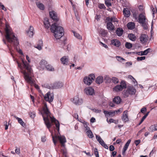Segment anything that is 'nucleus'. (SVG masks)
Segmentation results:
<instances>
[{"label": "nucleus", "instance_id": "obj_33", "mask_svg": "<svg viewBox=\"0 0 157 157\" xmlns=\"http://www.w3.org/2000/svg\"><path fill=\"white\" fill-rule=\"evenodd\" d=\"M87 136L90 138H92L94 137L93 133L90 130H88L86 132Z\"/></svg>", "mask_w": 157, "mask_h": 157}, {"label": "nucleus", "instance_id": "obj_55", "mask_svg": "<svg viewBox=\"0 0 157 157\" xmlns=\"http://www.w3.org/2000/svg\"><path fill=\"white\" fill-rule=\"evenodd\" d=\"M41 46H41L40 45L37 44L36 46H35V48L38 49L39 50H40L42 49Z\"/></svg>", "mask_w": 157, "mask_h": 157}, {"label": "nucleus", "instance_id": "obj_2", "mask_svg": "<svg viewBox=\"0 0 157 157\" xmlns=\"http://www.w3.org/2000/svg\"><path fill=\"white\" fill-rule=\"evenodd\" d=\"M41 113L44 123L49 131H50V128L52 126V123H54L56 125V130L59 132L60 126L59 122L58 120L56 119L49 111L46 103L44 104L43 112Z\"/></svg>", "mask_w": 157, "mask_h": 157}, {"label": "nucleus", "instance_id": "obj_25", "mask_svg": "<svg viewBox=\"0 0 157 157\" xmlns=\"http://www.w3.org/2000/svg\"><path fill=\"white\" fill-rule=\"evenodd\" d=\"M135 24L133 22H130L127 25V28L129 29H133L135 28Z\"/></svg>", "mask_w": 157, "mask_h": 157}, {"label": "nucleus", "instance_id": "obj_57", "mask_svg": "<svg viewBox=\"0 0 157 157\" xmlns=\"http://www.w3.org/2000/svg\"><path fill=\"white\" fill-rule=\"evenodd\" d=\"M101 16L100 15L97 14L95 16V19L97 20V21H98L99 20V19L100 18Z\"/></svg>", "mask_w": 157, "mask_h": 157}, {"label": "nucleus", "instance_id": "obj_19", "mask_svg": "<svg viewBox=\"0 0 157 157\" xmlns=\"http://www.w3.org/2000/svg\"><path fill=\"white\" fill-rule=\"evenodd\" d=\"M111 44L117 47H119L121 45L120 42L117 39H114L112 40Z\"/></svg>", "mask_w": 157, "mask_h": 157}, {"label": "nucleus", "instance_id": "obj_62", "mask_svg": "<svg viewBox=\"0 0 157 157\" xmlns=\"http://www.w3.org/2000/svg\"><path fill=\"white\" fill-rule=\"evenodd\" d=\"M132 65L131 62H127L126 63V65L127 66H129Z\"/></svg>", "mask_w": 157, "mask_h": 157}, {"label": "nucleus", "instance_id": "obj_17", "mask_svg": "<svg viewBox=\"0 0 157 157\" xmlns=\"http://www.w3.org/2000/svg\"><path fill=\"white\" fill-rule=\"evenodd\" d=\"M139 22L140 23L145 22L146 18L145 16L142 13L140 14L139 17Z\"/></svg>", "mask_w": 157, "mask_h": 157}, {"label": "nucleus", "instance_id": "obj_15", "mask_svg": "<svg viewBox=\"0 0 157 157\" xmlns=\"http://www.w3.org/2000/svg\"><path fill=\"white\" fill-rule=\"evenodd\" d=\"M131 141V140L129 139V140L125 144L123 150V151L122 152V155H124V154L125 152L127 149Z\"/></svg>", "mask_w": 157, "mask_h": 157}, {"label": "nucleus", "instance_id": "obj_32", "mask_svg": "<svg viewBox=\"0 0 157 157\" xmlns=\"http://www.w3.org/2000/svg\"><path fill=\"white\" fill-rule=\"evenodd\" d=\"M122 87L121 86L119 85H117L113 88V90L116 92H118L122 90Z\"/></svg>", "mask_w": 157, "mask_h": 157}, {"label": "nucleus", "instance_id": "obj_26", "mask_svg": "<svg viewBox=\"0 0 157 157\" xmlns=\"http://www.w3.org/2000/svg\"><path fill=\"white\" fill-rule=\"evenodd\" d=\"M128 90L130 93V95H133L135 94L136 92L135 89L132 86L128 87Z\"/></svg>", "mask_w": 157, "mask_h": 157}, {"label": "nucleus", "instance_id": "obj_59", "mask_svg": "<svg viewBox=\"0 0 157 157\" xmlns=\"http://www.w3.org/2000/svg\"><path fill=\"white\" fill-rule=\"evenodd\" d=\"M146 108L144 107L141 109L140 111L142 113H144V112L146 111Z\"/></svg>", "mask_w": 157, "mask_h": 157}, {"label": "nucleus", "instance_id": "obj_16", "mask_svg": "<svg viewBox=\"0 0 157 157\" xmlns=\"http://www.w3.org/2000/svg\"><path fill=\"white\" fill-rule=\"evenodd\" d=\"M50 17L54 21H58L57 17L55 13L53 11H51L49 13Z\"/></svg>", "mask_w": 157, "mask_h": 157}, {"label": "nucleus", "instance_id": "obj_20", "mask_svg": "<svg viewBox=\"0 0 157 157\" xmlns=\"http://www.w3.org/2000/svg\"><path fill=\"white\" fill-rule=\"evenodd\" d=\"M44 24L45 27L47 29H48L50 26V24L48 19L47 18H45L44 19Z\"/></svg>", "mask_w": 157, "mask_h": 157}, {"label": "nucleus", "instance_id": "obj_43", "mask_svg": "<svg viewBox=\"0 0 157 157\" xmlns=\"http://www.w3.org/2000/svg\"><path fill=\"white\" fill-rule=\"evenodd\" d=\"M112 81L114 83H117L119 81L118 78L115 77H113L112 79Z\"/></svg>", "mask_w": 157, "mask_h": 157}, {"label": "nucleus", "instance_id": "obj_8", "mask_svg": "<svg viewBox=\"0 0 157 157\" xmlns=\"http://www.w3.org/2000/svg\"><path fill=\"white\" fill-rule=\"evenodd\" d=\"M85 93L87 95H93L94 94V90L92 87H88L84 89Z\"/></svg>", "mask_w": 157, "mask_h": 157}, {"label": "nucleus", "instance_id": "obj_9", "mask_svg": "<svg viewBox=\"0 0 157 157\" xmlns=\"http://www.w3.org/2000/svg\"><path fill=\"white\" fill-rule=\"evenodd\" d=\"M152 50L150 48H148L147 49L145 50L144 51H142L140 52H137L136 54L139 55L141 56L146 55L148 53L151 52Z\"/></svg>", "mask_w": 157, "mask_h": 157}, {"label": "nucleus", "instance_id": "obj_51", "mask_svg": "<svg viewBox=\"0 0 157 157\" xmlns=\"http://www.w3.org/2000/svg\"><path fill=\"white\" fill-rule=\"evenodd\" d=\"M145 22H143V23H141V24H142V26L144 28V29H147V27Z\"/></svg>", "mask_w": 157, "mask_h": 157}, {"label": "nucleus", "instance_id": "obj_35", "mask_svg": "<svg viewBox=\"0 0 157 157\" xmlns=\"http://www.w3.org/2000/svg\"><path fill=\"white\" fill-rule=\"evenodd\" d=\"M36 5L37 7L40 10H44V6L42 3L37 2L36 3Z\"/></svg>", "mask_w": 157, "mask_h": 157}, {"label": "nucleus", "instance_id": "obj_6", "mask_svg": "<svg viewBox=\"0 0 157 157\" xmlns=\"http://www.w3.org/2000/svg\"><path fill=\"white\" fill-rule=\"evenodd\" d=\"M71 100L74 104L77 105H81L83 103V99L82 98H79L78 95L75 96Z\"/></svg>", "mask_w": 157, "mask_h": 157}, {"label": "nucleus", "instance_id": "obj_53", "mask_svg": "<svg viewBox=\"0 0 157 157\" xmlns=\"http://www.w3.org/2000/svg\"><path fill=\"white\" fill-rule=\"evenodd\" d=\"M99 8L101 9H105V7L104 5L103 4H101L99 6Z\"/></svg>", "mask_w": 157, "mask_h": 157}, {"label": "nucleus", "instance_id": "obj_58", "mask_svg": "<svg viewBox=\"0 0 157 157\" xmlns=\"http://www.w3.org/2000/svg\"><path fill=\"white\" fill-rule=\"evenodd\" d=\"M141 141L140 140H136L135 141V143L136 146H137L140 143Z\"/></svg>", "mask_w": 157, "mask_h": 157}, {"label": "nucleus", "instance_id": "obj_47", "mask_svg": "<svg viewBox=\"0 0 157 157\" xmlns=\"http://www.w3.org/2000/svg\"><path fill=\"white\" fill-rule=\"evenodd\" d=\"M146 59V57L145 56H141L140 57H138L137 58V60L138 61H142L145 59Z\"/></svg>", "mask_w": 157, "mask_h": 157}, {"label": "nucleus", "instance_id": "obj_49", "mask_svg": "<svg viewBox=\"0 0 157 157\" xmlns=\"http://www.w3.org/2000/svg\"><path fill=\"white\" fill-rule=\"evenodd\" d=\"M4 124L5 126V129L6 130H7L8 128L9 123H8L6 121H5L4 122Z\"/></svg>", "mask_w": 157, "mask_h": 157}, {"label": "nucleus", "instance_id": "obj_14", "mask_svg": "<svg viewBox=\"0 0 157 157\" xmlns=\"http://www.w3.org/2000/svg\"><path fill=\"white\" fill-rule=\"evenodd\" d=\"M60 60L63 65H67L69 61L68 57V56H64L61 58Z\"/></svg>", "mask_w": 157, "mask_h": 157}, {"label": "nucleus", "instance_id": "obj_28", "mask_svg": "<svg viewBox=\"0 0 157 157\" xmlns=\"http://www.w3.org/2000/svg\"><path fill=\"white\" fill-rule=\"evenodd\" d=\"M103 78L102 76H99L96 78V82L98 84H100L103 82Z\"/></svg>", "mask_w": 157, "mask_h": 157}, {"label": "nucleus", "instance_id": "obj_42", "mask_svg": "<svg viewBox=\"0 0 157 157\" xmlns=\"http://www.w3.org/2000/svg\"><path fill=\"white\" fill-rule=\"evenodd\" d=\"M116 57L117 60L120 62H124L126 61V60L125 59L122 58L121 56H117Z\"/></svg>", "mask_w": 157, "mask_h": 157}, {"label": "nucleus", "instance_id": "obj_1", "mask_svg": "<svg viewBox=\"0 0 157 157\" xmlns=\"http://www.w3.org/2000/svg\"><path fill=\"white\" fill-rule=\"evenodd\" d=\"M18 67L21 70L22 73L23 74L24 78L25 81L31 86L35 85V87L39 89L38 86L35 84V81L32 78V76L33 70L29 64L26 62L22 60V64H21L17 62Z\"/></svg>", "mask_w": 157, "mask_h": 157}, {"label": "nucleus", "instance_id": "obj_24", "mask_svg": "<svg viewBox=\"0 0 157 157\" xmlns=\"http://www.w3.org/2000/svg\"><path fill=\"white\" fill-rule=\"evenodd\" d=\"M123 30L121 28H119L117 29L116 31L117 35L118 36H121L123 33Z\"/></svg>", "mask_w": 157, "mask_h": 157}, {"label": "nucleus", "instance_id": "obj_11", "mask_svg": "<svg viewBox=\"0 0 157 157\" xmlns=\"http://www.w3.org/2000/svg\"><path fill=\"white\" fill-rule=\"evenodd\" d=\"M147 36L146 34H141L140 37V41L142 43L144 44L146 43L147 40Z\"/></svg>", "mask_w": 157, "mask_h": 157}, {"label": "nucleus", "instance_id": "obj_18", "mask_svg": "<svg viewBox=\"0 0 157 157\" xmlns=\"http://www.w3.org/2000/svg\"><path fill=\"white\" fill-rule=\"evenodd\" d=\"M84 83L88 85H90L92 83V80L91 79L90 77H85L84 79Z\"/></svg>", "mask_w": 157, "mask_h": 157}, {"label": "nucleus", "instance_id": "obj_22", "mask_svg": "<svg viewBox=\"0 0 157 157\" xmlns=\"http://www.w3.org/2000/svg\"><path fill=\"white\" fill-rule=\"evenodd\" d=\"M128 37L129 40L133 41H135L136 39V36L132 33L129 34Z\"/></svg>", "mask_w": 157, "mask_h": 157}, {"label": "nucleus", "instance_id": "obj_46", "mask_svg": "<svg viewBox=\"0 0 157 157\" xmlns=\"http://www.w3.org/2000/svg\"><path fill=\"white\" fill-rule=\"evenodd\" d=\"M105 4L107 7L110 6H112L111 3L109 2L108 0H105Z\"/></svg>", "mask_w": 157, "mask_h": 157}, {"label": "nucleus", "instance_id": "obj_56", "mask_svg": "<svg viewBox=\"0 0 157 157\" xmlns=\"http://www.w3.org/2000/svg\"><path fill=\"white\" fill-rule=\"evenodd\" d=\"M100 43V44H101V45L103 46L104 47H105V48H108V47L105 44H104L103 43H102V42L100 41L99 42Z\"/></svg>", "mask_w": 157, "mask_h": 157}, {"label": "nucleus", "instance_id": "obj_60", "mask_svg": "<svg viewBox=\"0 0 157 157\" xmlns=\"http://www.w3.org/2000/svg\"><path fill=\"white\" fill-rule=\"evenodd\" d=\"M101 145L104 147L106 149H108V147L104 142H103V143H102V144Z\"/></svg>", "mask_w": 157, "mask_h": 157}, {"label": "nucleus", "instance_id": "obj_7", "mask_svg": "<svg viewBox=\"0 0 157 157\" xmlns=\"http://www.w3.org/2000/svg\"><path fill=\"white\" fill-rule=\"evenodd\" d=\"M44 98L46 101L51 103L53 101L54 99L53 93L49 91L45 94Z\"/></svg>", "mask_w": 157, "mask_h": 157}, {"label": "nucleus", "instance_id": "obj_41", "mask_svg": "<svg viewBox=\"0 0 157 157\" xmlns=\"http://www.w3.org/2000/svg\"><path fill=\"white\" fill-rule=\"evenodd\" d=\"M132 46V44L130 43L127 42L125 43V46L128 49L131 48Z\"/></svg>", "mask_w": 157, "mask_h": 157}, {"label": "nucleus", "instance_id": "obj_39", "mask_svg": "<svg viewBox=\"0 0 157 157\" xmlns=\"http://www.w3.org/2000/svg\"><path fill=\"white\" fill-rule=\"evenodd\" d=\"M121 86V87H122V89H124V88H126V84L125 82L124 81H121L120 84L119 85Z\"/></svg>", "mask_w": 157, "mask_h": 157}, {"label": "nucleus", "instance_id": "obj_37", "mask_svg": "<svg viewBox=\"0 0 157 157\" xmlns=\"http://www.w3.org/2000/svg\"><path fill=\"white\" fill-rule=\"evenodd\" d=\"M128 90H128V88L126 90H124L123 92V94L125 97H128L130 94V93Z\"/></svg>", "mask_w": 157, "mask_h": 157}, {"label": "nucleus", "instance_id": "obj_40", "mask_svg": "<svg viewBox=\"0 0 157 157\" xmlns=\"http://www.w3.org/2000/svg\"><path fill=\"white\" fill-rule=\"evenodd\" d=\"M73 31V33L74 34V36L76 37L77 38L79 39L82 40V36L78 33L75 32L74 31Z\"/></svg>", "mask_w": 157, "mask_h": 157}, {"label": "nucleus", "instance_id": "obj_29", "mask_svg": "<svg viewBox=\"0 0 157 157\" xmlns=\"http://www.w3.org/2000/svg\"><path fill=\"white\" fill-rule=\"evenodd\" d=\"M48 63L46 61L42 59L40 63V65L41 67V68L43 69L44 67H45V66L47 65Z\"/></svg>", "mask_w": 157, "mask_h": 157}, {"label": "nucleus", "instance_id": "obj_63", "mask_svg": "<svg viewBox=\"0 0 157 157\" xmlns=\"http://www.w3.org/2000/svg\"><path fill=\"white\" fill-rule=\"evenodd\" d=\"M109 105L112 107H114L115 106V105L112 101H110L109 103Z\"/></svg>", "mask_w": 157, "mask_h": 157}, {"label": "nucleus", "instance_id": "obj_13", "mask_svg": "<svg viewBox=\"0 0 157 157\" xmlns=\"http://www.w3.org/2000/svg\"><path fill=\"white\" fill-rule=\"evenodd\" d=\"M27 35L30 37H32L34 34V28L31 26H30L29 30L27 31Z\"/></svg>", "mask_w": 157, "mask_h": 157}, {"label": "nucleus", "instance_id": "obj_48", "mask_svg": "<svg viewBox=\"0 0 157 157\" xmlns=\"http://www.w3.org/2000/svg\"><path fill=\"white\" fill-rule=\"evenodd\" d=\"M104 79L106 80L108 82H109L111 81V78L108 75H105V76Z\"/></svg>", "mask_w": 157, "mask_h": 157}, {"label": "nucleus", "instance_id": "obj_45", "mask_svg": "<svg viewBox=\"0 0 157 157\" xmlns=\"http://www.w3.org/2000/svg\"><path fill=\"white\" fill-rule=\"evenodd\" d=\"M109 121L110 123H114L116 124H117L118 122V120H116L112 118L110 119Z\"/></svg>", "mask_w": 157, "mask_h": 157}, {"label": "nucleus", "instance_id": "obj_50", "mask_svg": "<svg viewBox=\"0 0 157 157\" xmlns=\"http://www.w3.org/2000/svg\"><path fill=\"white\" fill-rule=\"evenodd\" d=\"M88 77H90L91 79L92 80V81L94 80L95 78V76L94 74H90Z\"/></svg>", "mask_w": 157, "mask_h": 157}, {"label": "nucleus", "instance_id": "obj_3", "mask_svg": "<svg viewBox=\"0 0 157 157\" xmlns=\"http://www.w3.org/2000/svg\"><path fill=\"white\" fill-rule=\"evenodd\" d=\"M5 32L6 39L9 43L14 46L15 48L16 49L17 46L19 44L18 39L15 37L10 26L6 23Z\"/></svg>", "mask_w": 157, "mask_h": 157}, {"label": "nucleus", "instance_id": "obj_54", "mask_svg": "<svg viewBox=\"0 0 157 157\" xmlns=\"http://www.w3.org/2000/svg\"><path fill=\"white\" fill-rule=\"evenodd\" d=\"M109 149L111 151H113L114 149V146L113 145H111L109 147Z\"/></svg>", "mask_w": 157, "mask_h": 157}, {"label": "nucleus", "instance_id": "obj_44", "mask_svg": "<svg viewBox=\"0 0 157 157\" xmlns=\"http://www.w3.org/2000/svg\"><path fill=\"white\" fill-rule=\"evenodd\" d=\"M35 114V113L34 112H30L29 113V115L30 117L32 118H33L35 117L36 116Z\"/></svg>", "mask_w": 157, "mask_h": 157}, {"label": "nucleus", "instance_id": "obj_5", "mask_svg": "<svg viewBox=\"0 0 157 157\" xmlns=\"http://www.w3.org/2000/svg\"><path fill=\"white\" fill-rule=\"evenodd\" d=\"M58 139L61 144V146L64 147L65 146V143L66 142V140L65 136H52V140L55 145H56L57 139Z\"/></svg>", "mask_w": 157, "mask_h": 157}, {"label": "nucleus", "instance_id": "obj_36", "mask_svg": "<svg viewBox=\"0 0 157 157\" xmlns=\"http://www.w3.org/2000/svg\"><path fill=\"white\" fill-rule=\"evenodd\" d=\"M106 20L108 22L111 23H112V22H115L116 21L115 18L113 17H111V18L108 17L106 19Z\"/></svg>", "mask_w": 157, "mask_h": 157}, {"label": "nucleus", "instance_id": "obj_31", "mask_svg": "<svg viewBox=\"0 0 157 157\" xmlns=\"http://www.w3.org/2000/svg\"><path fill=\"white\" fill-rule=\"evenodd\" d=\"M45 67L47 70L49 71H53L54 70V68L51 65L48 64L45 66Z\"/></svg>", "mask_w": 157, "mask_h": 157}, {"label": "nucleus", "instance_id": "obj_61", "mask_svg": "<svg viewBox=\"0 0 157 157\" xmlns=\"http://www.w3.org/2000/svg\"><path fill=\"white\" fill-rule=\"evenodd\" d=\"M94 111L96 113H100L101 112V110L96 109H93Z\"/></svg>", "mask_w": 157, "mask_h": 157}, {"label": "nucleus", "instance_id": "obj_23", "mask_svg": "<svg viewBox=\"0 0 157 157\" xmlns=\"http://www.w3.org/2000/svg\"><path fill=\"white\" fill-rule=\"evenodd\" d=\"M148 130L151 132L157 131V124L151 125L149 128Z\"/></svg>", "mask_w": 157, "mask_h": 157}, {"label": "nucleus", "instance_id": "obj_21", "mask_svg": "<svg viewBox=\"0 0 157 157\" xmlns=\"http://www.w3.org/2000/svg\"><path fill=\"white\" fill-rule=\"evenodd\" d=\"M107 29L113 31L114 29V26L113 25L111 22H107Z\"/></svg>", "mask_w": 157, "mask_h": 157}, {"label": "nucleus", "instance_id": "obj_30", "mask_svg": "<svg viewBox=\"0 0 157 157\" xmlns=\"http://www.w3.org/2000/svg\"><path fill=\"white\" fill-rule=\"evenodd\" d=\"M123 14L124 16L128 17L130 16V12L127 8H124L123 11Z\"/></svg>", "mask_w": 157, "mask_h": 157}, {"label": "nucleus", "instance_id": "obj_38", "mask_svg": "<svg viewBox=\"0 0 157 157\" xmlns=\"http://www.w3.org/2000/svg\"><path fill=\"white\" fill-rule=\"evenodd\" d=\"M96 138L98 141L99 143L101 145L103 142H104L103 140L102 139L101 137L99 136H98L97 135H96Z\"/></svg>", "mask_w": 157, "mask_h": 157}, {"label": "nucleus", "instance_id": "obj_64", "mask_svg": "<svg viewBox=\"0 0 157 157\" xmlns=\"http://www.w3.org/2000/svg\"><path fill=\"white\" fill-rule=\"evenodd\" d=\"M132 81L134 83L135 86L137 85V82L134 78H133V79H132Z\"/></svg>", "mask_w": 157, "mask_h": 157}, {"label": "nucleus", "instance_id": "obj_10", "mask_svg": "<svg viewBox=\"0 0 157 157\" xmlns=\"http://www.w3.org/2000/svg\"><path fill=\"white\" fill-rule=\"evenodd\" d=\"M63 85L61 82H57L54 83L52 85V87L53 89H57L62 87Z\"/></svg>", "mask_w": 157, "mask_h": 157}, {"label": "nucleus", "instance_id": "obj_12", "mask_svg": "<svg viewBox=\"0 0 157 157\" xmlns=\"http://www.w3.org/2000/svg\"><path fill=\"white\" fill-rule=\"evenodd\" d=\"M128 112V111L127 110L124 111L122 116V121L124 122H128L129 121Z\"/></svg>", "mask_w": 157, "mask_h": 157}, {"label": "nucleus", "instance_id": "obj_34", "mask_svg": "<svg viewBox=\"0 0 157 157\" xmlns=\"http://www.w3.org/2000/svg\"><path fill=\"white\" fill-rule=\"evenodd\" d=\"M14 117L18 120V121L19 123H20L22 126H24L25 125L24 122L22 121L21 118H19L15 116Z\"/></svg>", "mask_w": 157, "mask_h": 157}, {"label": "nucleus", "instance_id": "obj_52", "mask_svg": "<svg viewBox=\"0 0 157 157\" xmlns=\"http://www.w3.org/2000/svg\"><path fill=\"white\" fill-rule=\"evenodd\" d=\"M94 154L96 157H99L98 152L97 151V149L96 148L94 150Z\"/></svg>", "mask_w": 157, "mask_h": 157}, {"label": "nucleus", "instance_id": "obj_4", "mask_svg": "<svg viewBox=\"0 0 157 157\" xmlns=\"http://www.w3.org/2000/svg\"><path fill=\"white\" fill-rule=\"evenodd\" d=\"M51 30L54 33V35L56 39H60L64 35L63 28L58 26L56 23L52 24L51 26Z\"/></svg>", "mask_w": 157, "mask_h": 157}, {"label": "nucleus", "instance_id": "obj_27", "mask_svg": "<svg viewBox=\"0 0 157 157\" xmlns=\"http://www.w3.org/2000/svg\"><path fill=\"white\" fill-rule=\"evenodd\" d=\"M121 99L118 96L115 97L113 99V102L117 104H119L121 102Z\"/></svg>", "mask_w": 157, "mask_h": 157}]
</instances>
